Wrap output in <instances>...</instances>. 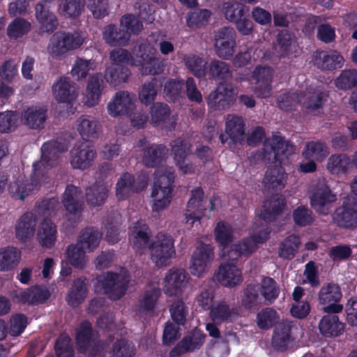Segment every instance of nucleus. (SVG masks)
<instances>
[{
	"label": "nucleus",
	"instance_id": "cd10ccee",
	"mask_svg": "<svg viewBox=\"0 0 357 357\" xmlns=\"http://www.w3.org/2000/svg\"><path fill=\"white\" fill-rule=\"evenodd\" d=\"M102 38L111 47L126 46L130 40V34L114 24H109L102 29Z\"/></svg>",
	"mask_w": 357,
	"mask_h": 357
},
{
	"label": "nucleus",
	"instance_id": "a18cd8bd",
	"mask_svg": "<svg viewBox=\"0 0 357 357\" xmlns=\"http://www.w3.org/2000/svg\"><path fill=\"white\" fill-rule=\"evenodd\" d=\"M351 165L350 158L344 153L331 155L327 161V169L333 174H345Z\"/></svg>",
	"mask_w": 357,
	"mask_h": 357
},
{
	"label": "nucleus",
	"instance_id": "f704fd0d",
	"mask_svg": "<svg viewBox=\"0 0 357 357\" xmlns=\"http://www.w3.org/2000/svg\"><path fill=\"white\" fill-rule=\"evenodd\" d=\"M226 133L234 144L241 143L245 138V123L238 115H229L226 121Z\"/></svg>",
	"mask_w": 357,
	"mask_h": 357
},
{
	"label": "nucleus",
	"instance_id": "79ce46f5",
	"mask_svg": "<svg viewBox=\"0 0 357 357\" xmlns=\"http://www.w3.org/2000/svg\"><path fill=\"white\" fill-rule=\"evenodd\" d=\"M21 252L15 247L7 246L0 249V271L14 269L20 262Z\"/></svg>",
	"mask_w": 357,
	"mask_h": 357
},
{
	"label": "nucleus",
	"instance_id": "c85d7f7f",
	"mask_svg": "<svg viewBox=\"0 0 357 357\" xmlns=\"http://www.w3.org/2000/svg\"><path fill=\"white\" fill-rule=\"evenodd\" d=\"M142 162L146 167L155 168L165 160L168 149L163 144H152L142 150Z\"/></svg>",
	"mask_w": 357,
	"mask_h": 357
},
{
	"label": "nucleus",
	"instance_id": "ddd939ff",
	"mask_svg": "<svg viewBox=\"0 0 357 357\" xmlns=\"http://www.w3.org/2000/svg\"><path fill=\"white\" fill-rule=\"evenodd\" d=\"M336 199V195L332 192L329 186L323 183L317 186L310 195V204L318 214L327 215L331 213V205Z\"/></svg>",
	"mask_w": 357,
	"mask_h": 357
},
{
	"label": "nucleus",
	"instance_id": "72a5a7b5",
	"mask_svg": "<svg viewBox=\"0 0 357 357\" xmlns=\"http://www.w3.org/2000/svg\"><path fill=\"white\" fill-rule=\"evenodd\" d=\"M104 89V79L100 73L92 75L88 81L86 86V103L93 107L98 104Z\"/></svg>",
	"mask_w": 357,
	"mask_h": 357
},
{
	"label": "nucleus",
	"instance_id": "7c9ffc66",
	"mask_svg": "<svg viewBox=\"0 0 357 357\" xmlns=\"http://www.w3.org/2000/svg\"><path fill=\"white\" fill-rule=\"evenodd\" d=\"M320 333L325 337H337L342 333L344 324L340 321L335 314H328L324 316L319 321Z\"/></svg>",
	"mask_w": 357,
	"mask_h": 357
},
{
	"label": "nucleus",
	"instance_id": "09e8293b",
	"mask_svg": "<svg viewBox=\"0 0 357 357\" xmlns=\"http://www.w3.org/2000/svg\"><path fill=\"white\" fill-rule=\"evenodd\" d=\"M329 153L326 144L322 141L307 142L303 149V156L307 160H322Z\"/></svg>",
	"mask_w": 357,
	"mask_h": 357
},
{
	"label": "nucleus",
	"instance_id": "37998d69",
	"mask_svg": "<svg viewBox=\"0 0 357 357\" xmlns=\"http://www.w3.org/2000/svg\"><path fill=\"white\" fill-rule=\"evenodd\" d=\"M47 118V110L37 107H28L22 114L24 123L31 129L43 127Z\"/></svg>",
	"mask_w": 357,
	"mask_h": 357
},
{
	"label": "nucleus",
	"instance_id": "6ab92c4d",
	"mask_svg": "<svg viewBox=\"0 0 357 357\" xmlns=\"http://www.w3.org/2000/svg\"><path fill=\"white\" fill-rule=\"evenodd\" d=\"M313 65L322 71H332L343 66L344 59L336 50L316 51L312 58Z\"/></svg>",
	"mask_w": 357,
	"mask_h": 357
},
{
	"label": "nucleus",
	"instance_id": "c9c22d12",
	"mask_svg": "<svg viewBox=\"0 0 357 357\" xmlns=\"http://www.w3.org/2000/svg\"><path fill=\"white\" fill-rule=\"evenodd\" d=\"M131 72L123 65L112 63L106 68L105 79L111 86H118L128 82Z\"/></svg>",
	"mask_w": 357,
	"mask_h": 357
},
{
	"label": "nucleus",
	"instance_id": "a878e982",
	"mask_svg": "<svg viewBox=\"0 0 357 357\" xmlns=\"http://www.w3.org/2000/svg\"><path fill=\"white\" fill-rule=\"evenodd\" d=\"M205 335L199 331L194 332L178 342V344L170 351L171 357H180L181 354L187 352H192L200 349L204 342Z\"/></svg>",
	"mask_w": 357,
	"mask_h": 357
},
{
	"label": "nucleus",
	"instance_id": "dca6fc26",
	"mask_svg": "<svg viewBox=\"0 0 357 357\" xmlns=\"http://www.w3.org/2000/svg\"><path fill=\"white\" fill-rule=\"evenodd\" d=\"M12 295L17 303L38 305L45 303L50 298V292L46 287L33 285L24 290L14 291Z\"/></svg>",
	"mask_w": 357,
	"mask_h": 357
},
{
	"label": "nucleus",
	"instance_id": "bf43d9fd",
	"mask_svg": "<svg viewBox=\"0 0 357 357\" xmlns=\"http://www.w3.org/2000/svg\"><path fill=\"white\" fill-rule=\"evenodd\" d=\"M86 252L78 243L68 245L66 249L68 261L75 268H84L86 265Z\"/></svg>",
	"mask_w": 357,
	"mask_h": 357
},
{
	"label": "nucleus",
	"instance_id": "1a4fd4ad",
	"mask_svg": "<svg viewBox=\"0 0 357 357\" xmlns=\"http://www.w3.org/2000/svg\"><path fill=\"white\" fill-rule=\"evenodd\" d=\"M236 91L230 83L220 82L207 98L208 106L214 110H224L231 106L235 100Z\"/></svg>",
	"mask_w": 357,
	"mask_h": 357
},
{
	"label": "nucleus",
	"instance_id": "4468645a",
	"mask_svg": "<svg viewBox=\"0 0 357 357\" xmlns=\"http://www.w3.org/2000/svg\"><path fill=\"white\" fill-rule=\"evenodd\" d=\"M40 162L33 164L30 181H17L10 185V191L17 199L24 200L40 183L43 175L40 172Z\"/></svg>",
	"mask_w": 357,
	"mask_h": 357
},
{
	"label": "nucleus",
	"instance_id": "c03bdc74",
	"mask_svg": "<svg viewBox=\"0 0 357 357\" xmlns=\"http://www.w3.org/2000/svg\"><path fill=\"white\" fill-rule=\"evenodd\" d=\"M102 238V234L93 227H86L78 237L77 243L86 252H92L96 249Z\"/></svg>",
	"mask_w": 357,
	"mask_h": 357
},
{
	"label": "nucleus",
	"instance_id": "5701e85b",
	"mask_svg": "<svg viewBox=\"0 0 357 357\" xmlns=\"http://www.w3.org/2000/svg\"><path fill=\"white\" fill-rule=\"evenodd\" d=\"M256 79L255 93L261 98H268L272 94L273 70L269 66H257L253 72Z\"/></svg>",
	"mask_w": 357,
	"mask_h": 357
},
{
	"label": "nucleus",
	"instance_id": "4d7b16f0",
	"mask_svg": "<svg viewBox=\"0 0 357 357\" xmlns=\"http://www.w3.org/2000/svg\"><path fill=\"white\" fill-rule=\"evenodd\" d=\"M248 12L249 9L247 6L237 1H229L223 4L222 13L225 19L233 23Z\"/></svg>",
	"mask_w": 357,
	"mask_h": 357
},
{
	"label": "nucleus",
	"instance_id": "4c0bfd02",
	"mask_svg": "<svg viewBox=\"0 0 357 357\" xmlns=\"http://www.w3.org/2000/svg\"><path fill=\"white\" fill-rule=\"evenodd\" d=\"M237 315L238 312L236 307H231L224 301L218 302L210 310V318L218 324L231 321Z\"/></svg>",
	"mask_w": 357,
	"mask_h": 357
},
{
	"label": "nucleus",
	"instance_id": "4be33fe9",
	"mask_svg": "<svg viewBox=\"0 0 357 357\" xmlns=\"http://www.w3.org/2000/svg\"><path fill=\"white\" fill-rule=\"evenodd\" d=\"M134 102L132 96L126 91L115 93L112 100L107 105V111L110 116L117 117L128 115L132 111Z\"/></svg>",
	"mask_w": 357,
	"mask_h": 357
},
{
	"label": "nucleus",
	"instance_id": "de8ad7c7",
	"mask_svg": "<svg viewBox=\"0 0 357 357\" xmlns=\"http://www.w3.org/2000/svg\"><path fill=\"white\" fill-rule=\"evenodd\" d=\"M57 230L54 223L45 218L38 232V239L42 246L50 248L55 244Z\"/></svg>",
	"mask_w": 357,
	"mask_h": 357
},
{
	"label": "nucleus",
	"instance_id": "20e7f679",
	"mask_svg": "<svg viewBox=\"0 0 357 357\" xmlns=\"http://www.w3.org/2000/svg\"><path fill=\"white\" fill-rule=\"evenodd\" d=\"M75 344L79 354L89 351L95 357L104 349V343L95 337L92 324L87 320L82 321L75 331Z\"/></svg>",
	"mask_w": 357,
	"mask_h": 357
},
{
	"label": "nucleus",
	"instance_id": "69168bd1",
	"mask_svg": "<svg viewBox=\"0 0 357 357\" xmlns=\"http://www.w3.org/2000/svg\"><path fill=\"white\" fill-rule=\"evenodd\" d=\"M259 291L268 304H271L278 297L280 289L273 278L266 277L261 281Z\"/></svg>",
	"mask_w": 357,
	"mask_h": 357
},
{
	"label": "nucleus",
	"instance_id": "13d9d810",
	"mask_svg": "<svg viewBox=\"0 0 357 357\" xmlns=\"http://www.w3.org/2000/svg\"><path fill=\"white\" fill-rule=\"evenodd\" d=\"M233 229L227 222L220 221L217 223L214 229L215 241L223 250L233 241Z\"/></svg>",
	"mask_w": 357,
	"mask_h": 357
},
{
	"label": "nucleus",
	"instance_id": "0e129e2a",
	"mask_svg": "<svg viewBox=\"0 0 357 357\" xmlns=\"http://www.w3.org/2000/svg\"><path fill=\"white\" fill-rule=\"evenodd\" d=\"M31 23L24 18L17 17L7 27V36L10 40H16L29 32Z\"/></svg>",
	"mask_w": 357,
	"mask_h": 357
},
{
	"label": "nucleus",
	"instance_id": "6e6552de",
	"mask_svg": "<svg viewBox=\"0 0 357 357\" xmlns=\"http://www.w3.org/2000/svg\"><path fill=\"white\" fill-rule=\"evenodd\" d=\"M149 177L145 174L135 176L128 173H123L116 185V196L119 200H125L132 194L140 192L148 185Z\"/></svg>",
	"mask_w": 357,
	"mask_h": 357
},
{
	"label": "nucleus",
	"instance_id": "f8f14e48",
	"mask_svg": "<svg viewBox=\"0 0 357 357\" xmlns=\"http://www.w3.org/2000/svg\"><path fill=\"white\" fill-rule=\"evenodd\" d=\"M190 277L183 268L172 267L164 279V291L169 296H181L186 288Z\"/></svg>",
	"mask_w": 357,
	"mask_h": 357
},
{
	"label": "nucleus",
	"instance_id": "423d86ee",
	"mask_svg": "<svg viewBox=\"0 0 357 357\" xmlns=\"http://www.w3.org/2000/svg\"><path fill=\"white\" fill-rule=\"evenodd\" d=\"M294 151V145L286 142L283 137L274 135L265 139L262 147V158L270 163H281L284 159H288Z\"/></svg>",
	"mask_w": 357,
	"mask_h": 357
},
{
	"label": "nucleus",
	"instance_id": "7ed1b4c3",
	"mask_svg": "<svg viewBox=\"0 0 357 357\" xmlns=\"http://www.w3.org/2000/svg\"><path fill=\"white\" fill-rule=\"evenodd\" d=\"M129 281L128 275L107 271L96 277L95 291L107 295L113 301H117L125 295Z\"/></svg>",
	"mask_w": 357,
	"mask_h": 357
},
{
	"label": "nucleus",
	"instance_id": "aec40b11",
	"mask_svg": "<svg viewBox=\"0 0 357 357\" xmlns=\"http://www.w3.org/2000/svg\"><path fill=\"white\" fill-rule=\"evenodd\" d=\"M78 93L77 84L66 77H60L52 86V94L59 102L70 103Z\"/></svg>",
	"mask_w": 357,
	"mask_h": 357
},
{
	"label": "nucleus",
	"instance_id": "49530a36",
	"mask_svg": "<svg viewBox=\"0 0 357 357\" xmlns=\"http://www.w3.org/2000/svg\"><path fill=\"white\" fill-rule=\"evenodd\" d=\"M77 130L82 138L85 141L94 139L98 136V123L94 118L83 115L78 119Z\"/></svg>",
	"mask_w": 357,
	"mask_h": 357
},
{
	"label": "nucleus",
	"instance_id": "0eeeda50",
	"mask_svg": "<svg viewBox=\"0 0 357 357\" xmlns=\"http://www.w3.org/2000/svg\"><path fill=\"white\" fill-rule=\"evenodd\" d=\"M208 207L209 212L213 211L214 203L211 199L204 198L203 190L198 187L192 190L186 208V222L192 225L195 221L200 220L206 215Z\"/></svg>",
	"mask_w": 357,
	"mask_h": 357
},
{
	"label": "nucleus",
	"instance_id": "9d476101",
	"mask_svg": "<svg viewBox=\"0 0 357 357\" xmlns=\"http://www.w3.org/2000/svg\"><path fill=\"white\" fill-rule=\"evenodd\" d=\"M342 296L338 284L332 282L324 284L319 292V301L323 311L327 314L340 312L343 310V305L339 303Z\"/></svg>",
	"mask_w": 357,
	"mask_h": 357
},
{
	"label": "nucleus",
	"instance_id": "680f3d73",
	"mask_svg": "<svg viewBox=\"0 0 357 357\" xmlns=\"http://www.w3.org/2000/svg\"><path fill=\"white\" fill-rule=\"evenodd\" d=\"M136 348L132 341L126 338L116 340L112 345L110 357H134Z\"/></svg>",
	"mask_w": 357,
	"mask_h": 357
},
{
	"label": "nucleus",
	"instance_id": "8fccbe9b",
	"mask_svg": "<svg viewBox=\"0 0 357 357\" xmlns=\"http://www.w3.org/2000/svg\"><path fill=\"white\" fill-rule=\"evenodd\" d=\"M160 296V291L158 289L154 288L145 291L142 298L139 299L137 312L139 314H149L153 312Z\"/></svg>",
	"mask_w": 357,
	"mask_h": 357
},
{
	"label": "nucleus",
	"instance_id": "f257e3e1",
	"mask_svg": "<svg viewBox=\"0 0 357 357\" xmlns=\"http://www.w3.org/2000/svg\"><path fill=\"white\" fill-rule=\"evenodd\" d=\"M150 229L142 220L134 224L132 230V245L137 251L149 249L152 261L158 267L166 266L175 255L174 241L165 233L159 232L155 240L151 242Z\"/></svg>",
	"mask_w": 357,
	"mask_h": 357
},
{
	"label": "nucleus",
	"instance_id": "2eb2a0df",
	"mask_svg": "<svg viewBox=\"0 0 357 357\" xmlns=\"http://www.w3.org/2000/svg\"><path fill=\"white\" fill-rule=\"evenodd\" d=\"M53 4L52 0H41L35 7L36 17L43 32L51 33L58 27L57 17L51 10Z\"/></svg>",
	"mask_w": 357,
	"mask_h": 357
},
{
	"label": "nucleus",
	"instance_id": "864d4df0",
	"mask_svg": "<svg viewBox=\"0 0 357 357\" xmlns=\"http://www.w3.org/2000/svg\"><path fill=\"white\" fill-rule=\"evenodd\" d=\"M301 245L300 238L296 235H290L280 243L279 256L284 259H291L294 257Z\"/></svg>",
	"mask_w": 357,
	"mask_h": 357
},
{
	"label": "nucleus",
	"instance_id": "473e14b6",
	"mask_svg": "<svg viewBox=\"0 0 357 357\" xmlns=\"http://www.w3.org/2000/svg\"><path fill=\"white\" fill-rule=\"evenodd\" d=\"M287 178V174L282 167H269L266 172L264 183L268 189L282 190L286 185Z\"/></svg>",
	"mask_w": 357,
	"mask_h": 357
},
{
	"label": "nucleus",
	"instance_id": "f03ea898",
	"mask_svg": "<svg viewBox=\"0 0 357 357\" xmlns=\"http://www.w3.org/2000/svg\"><path fill=\"white\" fill-rule=\"evenodd\" d=\"M174 172L171 168H166L155 174L151 197L153 199L152 208L159 212L169 206L174 188Z\"/></svg>",
	"mask_w": 357,
	"mask_h": 357
},
{
	"label": "nucleus",
	"instance_id": "3c124183",
	"mask_svg": "<svg viewBox=\"0 0 357 357\" xmlns=\"http://www.w3.org/2000/svg\"><path fill=\"white\" fill-rule=\"evenodd\" d=\"M107 190L103 184L95 183L86 189V199L93 206H100L107 198Z\"/></svg>",
	"mask_w": 357,
	"mask_h": 357
},
{
	"label": "nucleus",
	"instance_id": "a19ab883",
	"mask_svg": "<svg viewBox=\"0 0 357 357\" xmlns=\"http://www.w3.org/2000/svg\"><path fill=\"white\" fill-rule=\"evenodd\" d=\"M162 86V81L160 79L152 77L150 80L146 81L139 92L141 102L146 106L153 102Z\"/></svg>",
	"mask_w": 357,
	"mask_h": 357
},
{
	"label": "nucleus",
	"instance_id": "39448f33",
	"mask_svg": "<svg viewBox=\"0 0 357 357\" xmlns=\"http://www.w3.org/2000/svg\"><path fill=\"white\" fill-rule=\"evenodd\" d=\"M82 43L83 39L77 33L57 31L52 36L47 50L52 58L59 59L69 51L79 48Z\"/></svg>",
	"mask_w": 357,
	"mask_h": 357
},
{
	"label": "nucleus",
	"instance_id": "393cba45",
	"mask_svg": "<svg viewBox=\"0 0 357 357\" xmlns=\"http://www.w3.org/2000/svg\"><path fill=\"white\" fill-rule=\"evenodd\" d=\"M333 220L338 227L345 229L357 227V211L347 200L335 209Z\"/></svg>",
	"mask_w": 357,
	"mask_h": 357
},
{
	"label": "nucleus",
	"instance_id": "b1692460",
	"mask_svg": "<svg viewBox=\"0 0 357 357\" xmlns=\"http://www.w3.org/2000/svg\"><path fill=\"white\" fill-rule=\"evenodd\" d=\"M285 197L279 194L273 195L262 206L260 217L268 223L274 222L280 215L286 206Z\"/></svg>",
	"mask_w": 357,
	"mask_h": 357
},
{
	"label": "nucleus",
	"instance_id": "774afa93",
	"mask_svg": "<svg viewBox=\"0 0 357 357\" xmlns=\"http://www.w3.org/2000/svg\"><path fill=\"white\" fill-rule=\"evenodd\" d=\"M294 224L298 227L310 226L314 222V216L312 210L304 205L297 206L292 212Z\"/></svg>",
	"mask_w": 357,
	"mask_h": 357
},
{
	"label": "nucleus",
	"instance_id": "f3484780",
	"mask_svg": "<svg viewBox=\"0 0 357 357\" xmlns=\"http://www.w3.org/2000/svg\"><path fill=\"white\" fill-rule=\"evenodd\" d=\"M40 172L44 174V169L53 167L59 158L60 155L66 151V146L64 143L58 140H50L45 142L41 146Z\"/></svg>",
	"mask_w": 357,
	"mask_h": 357
},
{
	"label": "nucleus",
	"instance_id": "c756f323",
	"mask_svg": "<svg viewBox=\"0 0 357 357\" xmlns=\"http://www.w3.org/2000/svg\"><path fill=\"white\" fill-rule=\"evenodd\" d=\"M231 263L222 264L218 269V279L227 287H234L242 280L241 273L236 266V258H229Z\"/></svg>",
	"mask_w": 357,
	"mask_h": 357
},
{
	"label": "nucleus",
	"instance_id": "6e6d98bb",
	"mask_svg": "<svg viewBox=\"0 0 357 357\" xmlns=\"http://www.w3.org/2000/svg\"><path fill=\"white\" fill-rule=\"evenodd\" d=\"M54 349L56 357H75L71 338L66 333H61L56 338Z\"/></svg>",
	"mask_w": 357,
	"mask_h": 357
},
{
	"label": "nucleus",
	"instance_id": "9b49d317",
	"mask_svg": "<svg viewBox=\"0 0 357 357\" xmlns=\"http://www.w3.org/2000/svg\"><path fill=\"white\" fill-rule=\"evenodd\" d=\"M215 51L216 55L222 59H230L236 47V32L231 27L224 26L220 29L215 36Z\"/></svg>",
	"mask_w": 357,
	"mask_h": 357
},
{
	"label": "nucleus",
	"instance_id": "5fc2aeb1",
	"mask_svg": "<svg viewBox=\"0 0 357 357\" xmlns=\"http://www.w3.org/2000/svg\"><path fill=\"white\" fill-rule=\"evenodd\" d=\"M85 0H61L59 10L68 18L79 17L84 9Z\"/></svg>",
	"mask_w": 357,
	"mask_h": 357
},
{
	"label": "nucleus",
	"instance_id": "58836bf2",
	"mask_svg": "<svg viewBox=\"0 0 357 357\" xmlns=\"http://www.w3.org/2000/svg\"><path fill=\"white\" fill-rule=\"evenodd\" d=\"M87 290V280L85 277L75 279L66 298L68 303L73 307H78L84 301Z\"/></svg>",
	"mask_w": 357,
	"mask_h": 357
},
{
	"label": "nucleus",
	"instance_id": "a211bd4d",
	"mask_svg": "<svg viewBox=\"0 0 357 357\" xmlns=\"http://www.w3.org/2000/svg\"><path fill=\"white\" fill-rule=\"evenodd\" d=\"M213 248L209 244H200L191 258L190 269L192 274L199 276L208 268L213 259Z\"/></svg>",
	"mask_w": 357,
	"mask_h": 357
},
{
	"label": "nucleus",
	"instance_id": "412c9836",
	"mask_svg": "<svg viewBox=\"0 0 357 357\" xmlns=\"http://www.w3.org/2000/svg\"><path fill=\"white\" fill-rule=\"evenodd\" d=\"M70 163L74 169H85L93 165L96 152L86 143L75 145L70 151Z\"/></svg>",
	"mask_w": 357,
	"mask_h": 357
},
{
	"label": "nucleus",
	"instance_id": "e2e57ef3",
	"mask_svg": "<svg viewBox=\"0 0 357 357\" xmlns=\"http://www.w3.org/2000/svg\"><path fill=\"white\" fill-rule=\"evenodd\" d=\"M336 87L340 90L347 91L357 86V70L345 69L335 79Z\"/></svg>",
	"mask_w": 357,
	"mask_h": 357
},
{
	"label": "nucleus",
	"instance_id": "2f4dec72",
	"mask_svg": "<svg viewBox=\"0 0 357 357\" xmlns=\"http://www.w3.org/2000/svg\"><path fill=\"white\" fill-rule=\"evenodd\" d=\"M81 193L80 188L73 185H67L63 194V204L69 213L75 215L82 210L83 204L80 201Z\"/></svg>",
	"mask_w": 357,
	"mask_h": 357
},
{
	"label": "nucleus",
	"instance_id": "052dcab7",
	"mask_svg": "<svg viewBox=\"0 0 357 357\" xmlns=\"http://www.w3.org/2000/svg\"><path fill=\"white\" fill-rule=\"evenodd\" d=\"M257 248L255 242L250 237L243 238L237 244H234L231 246V250L228 252V258H237L241 256L248 257L252 254Z\"/></svg>",
	"mask_w": 357,
	"mask_h": 357
},
{
	"label": "nucleus",
	"instance_id": "bb28decb",
	"mask_svg": "<svg viewBox=\"0 0 357 357\" xmlns=\"http://www.w3.org/2000/svg\"><path fill=\"white\" fill-rule=\"evenodd\" d=\"M292 322L283 320L275 326L272 337V346L277 350L284 351L291 340Z\"/></svg>",
	"mask_w": 357,
	"mask_h": 357
},
{
	"label": "nucleus",
	"instance_id": "e433bc0d",
	"mask_svg": "<svg viewBox=\"0 0 357 357\" xmlns=\"http://www.w3.org/2000/svg\"><path fill=\"white\" fill-rule=\"evenodd\" d=\"M36 225V219L32 213H25L18 221L15 227L16 238L25 242L33 236Z\"/></svg>",
	"mask_w": 357,
	"mask_h": 357
},
{
	"label": "nucleus",
	"instance_id": "ea45409f",
	"mask_svg": "<svg viewBox=\"0 0 357 357\" xmlns=\"http://www.w3.org/2000/svg\"><path fill=\"white\" fill-rule=\"evenodd\" d=\"M206 75H208V78L211 79L220 81V82H226L227 79L232 77V71L229 64L227 63L218 59H213L207 67Z\"/></svg>",
	"mask_w": 357,
	"mask_h": 357
},
{
	"label": "nucleus",
	"instance_id": "338daca9",
	"mask_svg": "<svg viewBox=\"0 0 357 357\" xmlns=\"http://www.w3.org/2000/svg\"><path fill=\"white\" fill-rule=\"evenodd\" d=\"M259 287L257 285L250 284L243 291L241 302L246 310L257 309L259 302Z\"/></svg>",
	"mask_w": 357,
	"mask_h": 357
},
{
	"label": "nucleus",
	"instance_id": "603ef678",
	"mask_svg": "<svg viewBox=\"0 0 357 357\" xmlns=\"http://www.w3.org/2000/svg\"><path fill=\"white\" fill-rule=\"evenodd\" d=\"M183 62L189 71L196 77H206L207 71L206 61L202 57L190 54L184 57Z\"/></svg>",
	"mask_w": 357,
	"mask_h": 357
}]
</instances>
